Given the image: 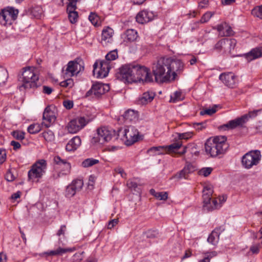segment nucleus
<instances>
[{
  "label": "nucleus",
  "mask_w": 262,
  "mask_h": 262,
  "mask_svg": "<svg viewBox=\"0 0 262 262\" xmlns=\"http://www.w3.org/2000/svg\"><path fill=\"white\" fill-rule=\"evenodd\" d=\"M258 111L250 112L247 114H245L240 117L229 121L228 123L221 126L223 129H232L237 127H243L247 123L250 118L254 117L257 115Z\"/></svg>",
  "instance_id": "6e6552de"
},
{
  "label": "nucleus",
  "mask_w": 262,
  "mask_h": 262,
  "mask_svg": "<svg viewBox=\"0 0 262 262\" xmlns=\"http://www.w3.org/2000/svg\"><path fill=\"white\" fill-rule=\"evenodd\" d=\"M212 169L210 167H205L202 168L199 172L201 175L204 176V177L208 176L211 172Z\"/></svg>",
  "instance_id": "864d4df0"
},
{
  "label": "nucleus",
  "mask_w": 262,
  "mask_h": 262,
  "mask_svg": "<svg viewBox=\"0 0 262 262\" xmlns=\"http://www.w3.org/2000/svg\"><path fill=\"white\" fill-rule=\"evenodd\" d=\"M115 134L116 132L114 130L108 129L107 127L98 128L96 134L92 139V142L103 144L110 141Z\"/></svg>",
  "instance_id": "0eeeda50"
},
{
  "label": "nucleus",
  "mask_w": 262,
  "mask_h": 262,
  "mask_svg": "<svg viewBox=\"0 0 262 262\" xmlns=\"http://www.w3.org/2000/svg\"><path fill=\"white\" fill-rule=\"evenodd\" d=\"M83 252H78L75 253L73 256L72 260L73 261V262H80L83 259Z\"/></svg>",
  "instance_id": "052dcab7"
},
{
  "label": "nucleus",
  "mask_w": 262,
  "mask_h": 262,
  "mask_svg": "<svg viewBox=\"0 0 262 262\" xmlns=\"http://www.w3.org/2000/svg\"><path fill=\"white\" fill-rule=\"evenodd\" d=\"M89 121L90 120L84 117L76 118L68 123L67 126L68 130L71 134H75L83 128Z\"/></svg>",
  "instance_id": "ddd939ff"
},
{
  "label": "nucleus",
  "mask_w": 262,
  "mask_h": 262,
  "mask_svg": "<svg viewBox=\"0 0 262 262\" xmlns=\"http://www.w3.org/2000/svg\"><path fill=\"white\" fill-rule=\"evenodd\" d=\"M182 145L181 141H178L177 142L173 143L169 146H165V152H175L177 150L179 149Z\"/></svg>",
  "instance_id": "2f4dec72"
},
{
  "label": "nucleus",
  "mask_w": 262,
  "mask_h": 262,
  "mask_svg": "<svg viewBox=\"0 0 262 262\" xmlns=\"http://www.w3.org/2000/svg\"><path fill=\"white\" fill-rule=\"evenodd\" d=\"M135 66L136 63L122 65L116 73V77L125 83L135 82Z\"/></svg>",
  "instance_id": "20e7f679"
},
{
  "label": "nucleus",
  "mask_w": 262,
  "mask_h": 262,
  "mask_svg": "<svg viewBox=\"0 0 262 262\" xmlns=\"http://www.w3.org/2000/svg\"><path fill=\"white\" fill-rule=\"evenodd\" d=\"M127 187L132 190L139 192V189L138 188V184L133 180H129L127 182Z\"/></svg>",
  "instance_id": "09e8293b"
},
{
  "label": "nucleus",
  "mask_w": 262,
  "mask_h": 262,
  "mask_svg": "<svg viewBox=\"0 0 262 262\" xmlns=\"http://www.w3.org/2000/svg\"><path fill=\"white\" fill-rule=\"evenodd\" d=\"M32 166L43 175L47 169V163L45 160L41 159L36 161Z\"/></svg>",
  "instance_id": "c756f323"
},
{
  "label": "nucleus",
  "mask_w": 262,
  "mask_h": 262,
  "mask_svg": "<svg viewBox=\"0 0 262 262\" xmlns=\"http://www.w3.org/2000/svg\"><path fill=\"white\" fill-rule=\"evenodd\" d=\"M118 57V53L117 50H113L110 51L105 56V61H109L115 60Z\"/></svg>",
  "instance_id": "ea45409f"
},
{
  "label": "nucleus",
  "mask_w": 262,
  "mask_h": 262,
  "mask_svg": "<svg viewBox=\"0 0 262 262\" xmlns=\"http://www.w3.org/2000/svg\"><path fill=\"white\" fill-rule=\"evenodd\" d=\"M154 16L155 15L152 12L142 10L137 14L136 19L138 23L143 24L152 20Z\"/></svg>",
  "instance_id": "a211bd4d"
},
{
  "label": "nucleus",
  "mask_w": 262,
  "mask_h": 262,
  "mask_svg": "<svg viewBox=\"0 0 262 262\" xmlns=\"http://www.w3.org/2000/svg\"><path fill=\"white\" fill-rule=\"evenodd\" d=\"M135 71V82L138 81L146 82L153 81L152 76L149 69L136 63Z\"/></svg>",
  "instance_id": "f8f14e48"
},
{
  "label": "nucleus",
  "mask_w": 262,
  "mask_h": 262,
  "mask_svg": "<svg viewBox=\"0 0 262 262\" xmlns=\"http://www.w3.org/2000/svg\"><path fill=\"white\" fill-rule=\"evenodd\" d=\"M42 13V9L40 7H37L32 9L31 14L36 18H40Z\"/></svg>",
  "instance_id": "79ce46f5"
},
{
  "label": "nucleus",
  "mask_w": 262,
  "mask_h": 262,
  "mask_svg": "<svg viewBox=\"0 0 262 262\" xmlns=\"http://www.w3.org/2000/svg\"><path fill=\"white\" fill-rule=\"evenodd\" d=\"M219 78L229 88H233L236 83V78L232 73H222Z\"/></svg>",
  "instance_id": "f3484780"
},
{
  "label": "nucleus",
  "mask_w": 262,
  "mask_h": 262,
  "mask_svg": "<svg viewBox=\"0 0 262 262\" xmlns=\"http://www.w3.org/2000/svg\"><path fill=\"white\" fill-rule=\"evenodd\" d=\"M118 136L121 135V139L125 144L129 146L138 141L139 138L138 129L133 126H127L123 129L118 130Z\"/></svg>",
  "instance_id": "39448f33"
},
{
  "label": "nucleus",
  "mask_w": 262,
  "mask_h": 262,
  "mask_svg": "<svg viewBox=\"0 0 262 262\" xmlns=\"http://www.w3.org/2000/svg\"><path fill=\"white\" fill-rule=\"evenodd\" d=\"M193 136L192 132H187L184 133L178 134V137L180 139H188Z\"/></svg>",
  "instance_id": "13d9d810"
},
{
  "label": "nucleus",
  "mask_w": 262,
  "mask_h": 262,
  "mask_svg": "<svg viewBox=\"0 0 262 262\" xmlns=\"http://www.w3.org/2000/svg\"><path fill=\"white\" fill-rule=\"evenodd\" d=\"M18 11L12 7L3 9L0 12V23L4 26L11 25L17 17Z\"/></svg>",
  "instance_id": "9b49d317"
},
{
  "label": "nucleus",
  "mask_w": 262,
  "mask_h": 262,
  "mask_svg": "<svg viewBox=\"0 0 262 262\" xmlns=\"http://www.w3.org/2000/svg\"><path fill=\"white\" fill-rule=\"evenodd\" d=\"M23 72L18 76V81L21 83L19 89H36L40 85L38 83L39 76L35 72V69L28 67L23 68Z\"/></svg>",
  "instance_id": "7ed1b4c3"
},
{
  "label": "nucleus",
  "mask_w": 262,
  "mask_h": 262,
  "mask_svg": "<svg viewBox=\"0 0 262 262\" xmlns=\"http://www.w3.org/2000/svg\"><path fill=\"white\" fill-rule=\"evenodd\" d=\"M126 122L135 121L138 119V113L132 110L125 111L122 115Z\"/></svg>",
  "instance_id": "c85d7f7f"
},
{
  "label": "nucleus",
  "mask_w": 262,
  "mask_h": 262,
  "mask_svg": "<svg viewBox=\"0 0 262 262\" xmlns=\"http://www.w3.org/2000/svg\"><path fill=\"white\" fill-rule=\"evenodd\" d=\"M225 39L226 40V45H229L230 49L234 48L236 43V41L235 39L225 38Z\"/></svg>",
  "instance_id": "e2e57ef3"
},
{
  "label": "nucleus",
  "mask_w": 262,
  "mask_h": 262,
  "mask_svg": "<svg viewBox=\"0 0 262 262\" xmlns=\"http://www.w3.org/2000/svg\"><path fill=\"white\" fill-rule=\"evenodd\" d=\"M226 45V40L225 38L219 40L215 45L214 49L217 51H221L223 46Z\"/></svg>",
  "instance_id": "603ef678"
},
{
  "label": "nucleus",
  "mask_w": 262,
  "mask_h": 262,
  "mask_svg": "<svg viewBox=\"0 0 262 262\" xmlns=\"http://www.w3.org/2000/svg\"><path fill=\"white\" fill-rule=\"evenodd\" d=\"M78 59L69 61L66 67L62 69V73L64 77H71L77 75L79 72L84 70L83 63L81 60L78 61Z\"/></svg>",
  "instance_id": "9d476101"
},
{
  "label": "nucleus",
  "mask_w": 262,
  "mask_h": 262,
  "mask_svg": "<svg viewBox=\"0 0 262 262\" xmlns=\"http://www.w3.org/2000/svg\"><path fill=\"white\" fill-rule=\"evenodd\" d=\"M221 207V205H220L219 203V201L217 198L213 199L212 202L210 201V204H208V207L210 209V210H208V211H211L214 209H217Z\"/></svg>",
  "instance_id": "37998d69"
},
{
  "label": "nucleus",
  "mask_w": 262,
  "mask_h": 262,
  "mask_svg": "<svg viewBox=\"0 0 262 262\" xmlns=\"http://www.w3.org/2000/svg\"><path fill=\"white\" fill-rule=\"evenodd\" d=\"M8 76L7 70L3 67H0V84L5 83L7 80Z\"/></svg>",
  "instance_id": "4c0bfd02"
},
{
  "label": "nucleus",
  "mask_w": 262,
  "mask_h": 262,
  "mask_svg": "<svg viewBox=\"0 0 262 262\" xmlns=\"http://www.w3.org/2000/svg\"><path fill=\"white\" fill-rule=\"evenodd\" d=\"M216 29L221 36H229L233 35L234 32L231 27L226 23L217 25Z\"/></svg>",
  "instance_id": "4be33fe9"
},
{
  "label": "nucleus",
  "mask_w": 262,
  "mask_h": 262,
  "mask_svg": "<svg viewBox=\"0 0 262 262\" xmlns=\"http://www.w3.org/2000/svg\"><path fill=\"white\" fill-rule=\"evenodd\" d=\"M74 81L71 78H68L67 79L61 81L60 83V85L63 88H72L74 86Z\"/></svg>",
  "instance_id": "a18cd8bd"
},
{
  "label": "nucleus",
  "mask_w": 262,
  "mask_h": 262,
  "mask_svg": "<svg viewBox=\"0 0 262 262\" xmlns=\"http://www.w3.org/2000/svg\"><path fill=\"white\" fill-rule=\"evenodd\" d=\"M158 232L157 230H149L146 232L147 238H154L157 237Z\"/></svg>",
  "instance_id": "5fc2aeb1"
},
{
  "label": "nucleus",
  "mask_w": 262,
  "mask_h": 262,
  "mask_svg": "<svg viewBox=\"0 0 262 262\" xmlns=\"http://www.w3.org/2000/svg\"><path fill=\"white\" fill-rule=\"evenodd\" d=\"M98 63L95 62L93 65V74L98 78L106 77L109 72L111 67L107 61H102L100 62V69L98 70Z\"/></svg>",
  "instance_id": "4468645a"
},
{
  "label": "nucleus",
  "mask_w": 262,
  "mask_h": 262,
  "mask_svg": "<svg viewBox=\"0 0 262 262\" xmlns=\"http://www.w3.org/2000/svg\"><path fill=\"white\" fill-rule=\"evenodd\" d=\"M122 38L126 42L135 41L138 37L137 31L134 29L127 30L122 35Z\"/></svg>",
  "instance_id": "a878e982"
},
{
  "label": "nucleus",
  "mask_w": 262,
  "mask_h": 262,
  "mask_svg": "<svg viewBox=\"0 0 262 262\" xmlns=\"http://www.w3.org/2000/svg\"><path fill=\"white\" fill-rule=\"evenodd\" d=\"M53 160L56 165V168L59 170L56 174H53L54 179H58L61 177L69 175L70 173L71 165L67 160L62 159L59 156H56L54 157Z\"/></svg>",
  "instance_id": "1a4fd4ad"
},
{
  "label": "nucleus",
  "mask_w": 262,
  "mask_h": 262,
  "mask_svg": "<svg viewBox=\"0 0 262 262\" xmlns=\"http://www.w3.org/2000/svg\"><path fill=\"white\" fill-rule=\"evenodd\" d=\"M213 192L212 187L210 186H206L203 190V200L204 207L207 210H210L208 207V204H210L212 194Z\"/></svg>",
  "instance_id": "aec40b11"
},
{
  "label": "nucleus",
  "mask_w": 262,
  "mask_h": 262,
  "mask_svg": "<svg viewBox=\"0 0 262 262\" xmlns=\"http://www.w3.org/2000/svg\"><path fill=\"white\" fill-rule=\"evenodd\" d=\"M6 151L3 148H0V164H3L6 160Z\"/></svg>",
  "instance_id": "680f3d73"
},
{
  "label": "nucleus",
  "mask_w": 262,
  "mask_h": 262,
  "mask_svg": "<svg viewBox=\"0 0 262 262\" xmlns=\"http://www.w3.org/2000/svg\"><path fill=\"white\" fill-rule=\"evenodd\" d=\"M81 140L79 136H75L71 139L67 143L66 149L68 151L76 150L81 145Z\"/></svg>",
  "instance_id": "5701e85b"
},
{
  "label": "nucleus",
  "mask_w": 262,
  "mask_h": 262,
  "mask_svg": "<svg viewBox=\"0 0 262 262\" xmlns=\"http://www.w3.org/2000/svg\"><path fill=\"white\" fill-rule=\"evenodd\" d=\"M63 106L67 109H71L73 106V102L70 100H65L63 102Z\"/></svg>",
  "instance_id": "338daca9"
},
{
  "label": "nucleus",
  "mask_w": 262,
  "mask_h": 262,
  "mask_svg": "<svg viewBox=\"0 0 262 262\" xmlns=\"http://www.w3.org/2000/svg\"><path fill=\"white\" fill-rule=\"evenodd\" d=\"M77 192L75 190L73 185L69 184L67 186L65 191V196L67 198H71L73 197Z\"/></svg>",
  "instance_id": "58836bf2"
},
{
  "label": "nucleus",
  "mask_w": 262,
  "mask_h": 262,
  "mask_svg": "<svg viewBox=\"0 0 262 262\" xmlns=\"http://www.w3.org/2000/svg\"><path fill=\"white\" fill-rule=\"evenodd\" d=\"M156 195V198L159 200L165 201L168 198V193L167 192H158Z\"/></svg>",
  "instance_id": "6e6d98bb"
},
{
  "label": "nucleus",
  "mask_w": 262,
  "mask_h": 262,
  "mask_svg": "<svg viewBox=\"0 0 262 262\" xmlns=\"http://www.w3.org/2000/svg\"><path fill=\"white\" fill-rule=\"evenodd\" d=\"M6 180L8 182H12L15 179V177L11 171H8L5 176Z\"/></svg>",
  "instance_id": "0e129e2a"
},
{
  "label": "nucleus",
  "mask_w": 262,
  "mask_h": 262,
  "mask_svg": "<svg viewBox=\"0 0 262 262\" xmlns=\"http://www.w3.org/2000/svg\"><path fill=\"white\" fill-rule=\"evenodd\" d=\"M216 106L214 105L211 108H207L200 112V115L203 116L204 115H211L216 112Z\"/></svg>",
  "instance_id": "8fccbe9b"
},
{
  "label": "nucleus",
  "mask_w": 262,
  "mask_h": 262,
  "mask_svg": "<svg viewBox=\"0 0 262 262\" xmlns=\"http://www.w3.org/2000/svg\"><path fill=\"white\" fill-rule=\"evenodd\" d=\"M89 19L93 25L95 26L98 25L99 17L95 13L91 12L89 16Z\"/></svg>",
  "instance_id": "c03bdc74"
},
{
  "label": "nucleus",
  "mask_w": 262,
  "mask_h": 262,
  "mask_svg": "<svg viewBox=\"0 0 262 262\" xmlns=\"http://www.w3.org/2000/svg\"><path fill=\"white\" fill-rule=\"evenodd\" d=\"M99 161L97 159L93 158H88L84 160L81 163V165L83 167L87 168L91 167L95 164L99 163Z\"/></svg>",
  "instance_id": "c9c22d12"
},
{
  "label": "nucleus",
  "mask_w": 262,
  "mask_h": 262,
  "mask_svg": "<svg viewBox=\"0 0 262 262\" xmlns=\"http://www.w3.org/2000/svg\"><path fill=\"white\" fill-rule=\"evenodd\" d=\"M251 13L253 16L262 19V5L253 9Z\"/></svg>",
  "instance_id": "a19ab883"
},
{
  "label": "nucleus",
  "mask_w": 262,
  "mask_h": 262,
  "mask_svg": "<svg viewBox=\"0 0 262 262\" xmlns=\"http://www.w3.org/2000/svg\"><path fill=\"white\" fill-rule=\"evenodd\" d=\"M76 249L74 247L67 248L58 247L55 250H51L50 251L46 252L44 253V254H46L47 256L62 255L64 253L67 252H72L74 251Z\"/></svg>",
  "instance_id": "bb28decb"
},
{
  "label": "nucleus",
  "mask_w": 262,
  "mask_h": 262,
  "mask_svg": "<svg viewBox=\"0 0 262 262\" xmlns=\"http://www.w3.org/2000/svg\"><path fill=\"white\" fill-rule=\"evenodd\" d=\"M70 184L72 186L73 185L75 190L78 192L82 189L83 186V182L81 179H75L73 180Z\"/></svg>",
  "instance_id": "e433bc0d"
},
{
  "label": "nucleus",
  "mask_w": 262,
  "mask_h": 262,
  "mask_svg": "<svg viewBox=\"0 0 262 262\" xmlns=\"http://www.w3.org/2000/svg\"><path fill=\"white\" fill-rule=\"evenodd\" d=\"M190 172L188 167H185L180 172L174 175L172 178L176 179L178 180H180L182 178H186V176Z\"/></svg>",
  "instance_id": "72a5a7b5"
},
{
  "label": "nucleus",
  "mask_w": 262,
  "mask_h": 262,
  "mask_svg": "<svg viewBox=\"0 0 262 262\" xmlns=\"http://www.w3.org/2000/svg\"><path fill=\"white\" fill-rule=\"evenodd\" d=\"M155 94L152 91H147L144 93L142 96L139 98L138 103L140 104H146L150 102L154 98Z\"/></svg>",
  "instance_id": "cd10ccee"
},
{
  "label": "nucleus",
  "mask_w": 262,
  "mask_h": 262,
  "mask_svg": "<svg viewBox=\"0 0 262 262\" xmlns=\"http://www.w3.org/2000/svg\"><path fill=\"white\" fill-rule=\"evenodd\" d=\"M261 157L259 150L250 151L242 157V165L246 169H250L253 166H256L259 164Z\"/></svg>",
  "instance_id": "423d86ee"
},
{
  "label": "nucleus",
  "mask_w": 262,
  "mask_h": 262,
  "mask_svg": "<svg viewBox=\"0 0 262 262\" xmlns=\"http://www.w3.org/2000/svg\"><path fill=\"white\" fill-rule=\"evenodd\" d=\"M41 129V125L38 123H33L28 127V132L31 134H35L39 133Z\"/></svg>",
  "instance_id": "f704fd0d"
},
{
  "label": "nucleus",
  "mask_w": 262,
  "mask_h": 262,
  "mask_svg": "<svg viewBox=\"0 0 262 262\" xmlns=\"http://www.w3.org/2000/svg\"><path fill=\"white\" fill-rule=\"evenodd\" d=\"M42 176V174L33 166H32L31 169L28 172V180L29 181H34L36 179H39Z\"/></svg>",
  "instance_id": "7c9ffc66"
},
{
  "label": "nucleus",
  "mask_w": 262,
  "mask_h": 262,
  "mask_svg": "<svg viewBox=\"0 0 262 262\" xmlns=\"http://www.w3.org/2000/svg\"><path fill=\"white\" fill-rule=\"evenodd\" d=\"M212 14L210 12H208L205 13L203 16L201 17L200 19V22L201 23H207L212 17Z\"/></svg>",
  "instance_id": "4d7b16f0"
},
{
  "label": "nucleus",
  "mask_w": 262,
  "mask_h": 262,
  "mask_svg": "<svg viewBox=\"0 0 262 262\" xmlns=\"http://www.w3.org/2000/svg\"><path fill=\"white\" fill-rule=\"evenodd\" d=\"M13 137L18 140H22L25 138V133L20 130H15L12 132Z\"/></svg>",
  "instance_id": "de8ad7c7"
},
{
  "label": "nucleus",
  "mask_w": 262,
  "mask_h": 262,
  "mask_svg": "<svg viewBox=\"0 0 262 262\" xmlns=\"http://www.w3.org/2000/svg\"><path fill=\"white\" fill-rule=\"evenodd\" d=\"M110 86L107 84L102 83H96L94 84L91 89L86 92V96H89L93 94L96 97H99L108 91Z\"/></svg>",
  "instance_id": "2eb2a0df"
},
{
  "label": "nucleus",
  "mask_w": 262,
  "mask_h": 262,
  "mask_svg": "<svg viewBox=\"0 0 262 262\" xmlns=\"http://www.w3.org/2000/svg\"><path fill=\"white\" fill-rule=\"evenodd\" d=\"M147 152L153 155L163 154L166 152L165 146L152 147L147 150Z\"/></svg>",
  "instance_id": "473e14b6"
},
{
  "label": "nucleus",
  "mask_w": 262,
  "mask_h": 262,
  "mask_svg": "<svg viewBox=\"0 0 262 262\" xmlns=\"http://www.w3.org/2000/svg\"><path fill=\"white\" fill-rule=\"evenodd\" d=\"M243 56L248 62L258 58L262 56V47L252 49L250 52L245 54Z\"/></svg>",
  "instance_id": "412c9836"
},
{
  "label": "nucleus",
  "mask_w": 262,
  "mask_h": 262,
  "mask_svg": "<svg viewBox=\"0 0 262 262\" xmlns=\"http://www.w3.org/2000/svg\"><path fill=\"white\" fill-rule=\"evenodd\" d=\"M181 95L182 93L179 91H176L174 92L173 94V96H171L170 101L171 102H176L177 101H180L181 100Z\"/></svg>",
  "instance_id": "3c124183"
},
{
  "label": "nucleus",
  "mask_w": 262,
  "mask_h": 262,
  "mask_svg": "<svg viewBox=\"0 0 262 262\" xmlns=\"http://www.w3.org/2000/svg\"><path fill=\"white\" fill-rule=\"evenodd\" d=\"M222 228L219 227L215 228L209 234L207 241L214 246H215L219 242L220 234L222 232Z\"/></svg>",
  "instance_id": "b1692460"
},
{
  "label": "nucleus",
  "mask_w": 262,
  "mask_h": 262,
  "mask_svg": "<svg viewBox=\"0 0 262 262\" xmlns=\"http://www.w3.org/2000/svg\"><path fill=\"white\" fill-rule=\"evenodd\" d=\"M113 30L108 27L102 30L100 42L103 46H106L108 43L113 41Z\"/></svg>",
  "instance_id": "6ab92c4d"
},
{
  "label": "nucleus",
  "mask_w": 262,
  "mask_h": 262,
  "mask_svg": "<svg viewBox=\"0 0 262 262\" xmlns=\"http://www.w3.org/2000/svg\"><path fill=\"white\" fill-rule=\"evenodd\" d=\"M119 222L118 219H114L111 221H110L107 225V228L111 229L114 226H115Z\"/></svg>",
  "instance_id": "69168bd1"
},
{
  "label": "nucleus",
  "mask_w": 262,
  "mask_h": 262,
  "mask_svg": "<svg viewBox=\"0 0 262 262\" xmlns=\"http://www.w3.org/2000/svg\"><path fill=\"white\" fill-rule=\"evenodd\" d=\"M226 136H216L208 139L205 144L206 153L211 157L224 155L229 148Z\"/></svg>",
  "instance_id": "f03ea898"
},
{
  "label": "nucleus",
  "mask_w": 262,
  "mask_h": 262,
  "mask_svg": "<svg viewBox=\"0 0 262 262\" xmlns=\"http://www.w3.org/2000/svg\"><path fill=\"white\" fill-rule=\"evenodd\" d=\"M193 127L198 130H201L206 128V122L194 123Z\"/></svg>",
  "instance_id": "bf43d9fd"
},
{
  "label": "nucleus",
  "mask_w": 262,
  "mask_h": 262,
  "mask_svg": "<svg viewBox=\"0 0 262 262\" xmlns=\"http://www.w3.org/2000/svg\"><path fill=\"white\" fill-rule=\"evenodd\" d=\"M56 118L54 112L51 110L49 106H47L43 113V121L42 124L46 127H49L55 122Z\"/></svg>",
  "instance_id": "dca6fc26"
},
{
  "label": "nucleus",
  "mask_w": 262,
  "mask_h": 262,
  "mask_svg": "<svg viewBox=\"0 0 262 262\" xmlns=\"http://www.w3.org/2000/svg\"><path fill=\"white\" fill-rule=\"evenodd\" d=\"M43 138L47 141H51L54 140V133L51 130H48L42 133Z\"/></svg>",
  "instance_id": "49530a36"
},
{
  "label": "nucleus",
  "mask_w": 262,
  "mask_h": 262,
  "mask_svg": "<svg viewBox=\"0 0 262 262\" xmlns=\"http://www.w3.org/2000/svg\"><path fill=\"white\" fill-rule=\"evenodd\" d=\"M184 63L178 59L162 57L152 64V72L155 81L160 83L173 81L178 74L182 72Z\"/></svg>",
  "instance_id": "f257e3e1"
},
{
  "label": "nucleus",
  "mask_w": 262,
  "mask_h": 262,
  "mask_svg": "<svg viewBox=\"0 0 262 262\" xmlns=\"http://www.w3.org/2000/svg\"><path fill=\"white\" fill-rule=\"evenodd\" d=\"M208 4V0H202L199 3V7L201 9L205 8L207 7Z\"/></svg>",
  "instance_id": "774afa93"
},
{
  "label": "nucleus",
  "mask_w": 262,
  "mask_h": 262,
  "mask_svg": "<svg viewBox=\"0 0 262 262\" xmlns=\"http://www.w3.org/2000/svg\"><path fill=\"white\" fill-rule=\"evenodd\" d=\"M76 8V5H67V10L68 13V17L72 24H75L78 20V12L75 11Z\"/></svg>",
  "instance_id": "393cba45"
}]
</instances>
